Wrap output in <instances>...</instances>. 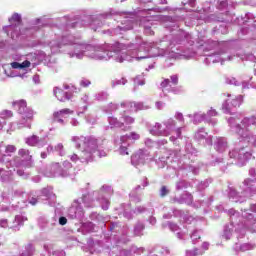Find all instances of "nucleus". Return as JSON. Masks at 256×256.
I'll list each match as a JSON object with an SVG mask.
<instances>
[{
  "instance_id": "nucleus-1",
  "label": "nucleus",
  "mask_w": 256,
  "mask_h": 256,
  "mask_svg": "<svg viewBox=\"0 0 256 256\" xmlns=\"http://www.w3.org/2000/svg\"><path fill=\"white\" fill-rule=\"evenodd\" d=\"M12 105L18 109V113L21 115V125L30 129L31 122L33 121V110L27 108V102L25 100H19L13 102Z\"/></svg>"
},
{
  "instance_id": "nucleus-2",
  "label": "nucleus",
  "mask_w": 256,
  "mask_h": 256,
  "mask_svg": "<svg viewBox=\"0 0 256 256\" xmlns=\"http://www.w3.org/2000/svg\"><path fill=\"white\" fill-rule=\"evenodd\" d=\"M256 125V118L255 116L246 117L241 121V124L236 125V133L238 135H245V133L251 131L253 127Z\"/></svg>"
},
{
  "instance_id": "nucleus-3",
  "label": "nucleus",
  "mask_w": 256,
  "mask_h": 256,
  "mask_svg": "<svg viewBox=\"0 0 256 256\" xmlns=\"http://www.w3.org/2000/svg\"><path fill=\"white\" fill-rule=\"evenodd\" d=\"M73 111L69 108L62 109L60 111L54 112L53 113V121L54 123H63V119L67 117V115H71Z\"/></svg>"
},
{
  "instance_id": "nucleus-4",
  "label": "nucleus",
  "mask_w": 256,
  "mask_h": 256,
  "mask_svg": "<svg viewBox=\"0 0 256 256\" xmlns=\"http://www.w3.org/2000/svg\"><path fill=\"white\" fill-rule=\"evenodd\" d=\"M54 95L58 99V101H69L71 96L63 91L61 88H54Z\"/></svg>"
},
{
  "instance_id": "nucleus-5",
  "label": "nucleus",
  "mask_w": 256,
  "mask_h": 256,
  "mask_svg": "<svg viewBox=\"0 0 256 256\" xmlns=\"http://www.w3.org/2000/svg\"><path fill=\"white\" fill-rule=\"evenodd\" d=\"M228 107H226V111H231L233 107H241V103H243V98L240 96L238 98L233 99L232 101H226Z\"/></svg>"
},
{
  "instance_id": "nucleus-6",
  "label": "nucleus",
  "mask_w": 256,
  "mask_h": 256,
  "mask_svg": "<svg viewBox=\"0 0 256 256\" xmlns=\"http://www.w3.org/2000/svg\"><path fill=\"white\" fill-rule=\"evenodd\" d=\"M11 67L12 69H27L31 67V62L29 60H25L23 63L12 62Z\"/></svg>"
},
{
  "instance_id": "nucleus-7",
  "label": "nucleus",
  "mask_w": 256,
  "mask_h": 256,
  "mask_svg": "<svg viewBox=\"0 0 256 256\" xmlns=\"http://www.w3.org/2000/svg\"><path fill=\"white\" fill-rule=\"evenodd\" d=\"M9 23H11V25H15V27H17V26L21 25V23H23V19L21 18L19 13H14L9 18Z\"/></svg>"
},
{
  "instance_id": "nucleus-8",
  "label": "nucleus",
  "mask_w": 256,
  "mask_h": 256,
  "mask_svg": "<svg viewBox=\"0 0 256 256\" xmlns=\"http://www.w3.org/2000/svg\"><path fill=\"white\" fill-rule=\"evenodd\" d=\"M18 155H20L24 161L31 162L33 160V156L29 154V150L27 149H20Z\"/></svg>"
},
{
  "instance_id": "nucleus-9",
  "label": "nucleus",
  "mask_w": 256,
  "mask_h": 256,
  "mask_svg": "<svg viewBox=\"0 0 256 256\" xmlns=\"http://www.w3.org/2000/svg\"><path fill=\"white\" fill-rule=\"evenodd\" d=\"M37 143H39V137L35 135L27 139V144L30 145V147H35Z\"/></svg>"
},
{
  "instance_id": "nucleus-10",
  "label": "nucleus",
  "mask_w": 256,
  "mask_h": 256,
  "mask_svg": "<svg viewBox=\"0 0 256 256\" xmlns=\"http://www.w3.org/2000/svg\"><path fill=\"white\" fill-rule=\"evenodd\" d=\"M2 119H11L13 117V112L11 110H4L1 113Z\"/></svg>"
},
{
  "instance_id": "nucleus-11",
  "label": "nucleus",
  "mask_w": 256,
  "mask_h": 256,
  "mask_svg": "<svg viewBox=\"0 0 256 256\" xmlns=\"http://www.w3.org/2000/svg\"><path fill=\"white\" fill-rule=\"evenodd\" d=\"M127 139H133L134 141H138L140 139V136L136 132H131L129 135H126Z\"/></svg>"
},
{
  "instance_id": "nucleus-12",
  "label": "nucleus",
  "mask_w": 256,
  "mask_h": 256,
  "mask_svg": "<svg viewBox=\"0 0 256 256\" xmlns=\"http://www.w3.org/2000/svg\"><path fill=\"white\" fill-rule=\"evenodd\" d=\"M123 119L127 125H132V123H135V119H133L131 116H124Z\"/></svg>"
},
{
  "instance_id": "nucleus-13",
  "label": "nucleus",
  "mask_w": 256,
  "mask_h": 256,
  "mask_svg": "<svg viewBox=\"0 0 256 256\" xmlns=\"http://www.w3.org/2000/svg\"><path fill=\"white\" fill-rule=\"evenodd\" d=\"M134 83H135V85H144L145 84V79L137 76L134 79Z\"/></svg>"
},
{
  "instance_id": "nucleus-14",
  "label": "nucleus",
  "mask_w": 256,
  "mask_h": 256,
  "mask_svg": "<svg viewBox=\"0 0 256 256\" xmlns=\"http://www.w3.org/2000/svg\"><path fill=\"white\" fill-rule=\"evenodd\" d=\"M175 125H176V123H175V120H173V119H169L165 123L166 129H171V127H175Z\"/></svg>"
},
{
  "instance_id": "nucleus-15",
  "label": "nucleus",
  "mask_w": 256,
  "mask_h": 256,
  "mask_svg": "<svg viewBox=\"0 0 256 256\" xmlns=\"http://www.w3.org/2000/svg\"><path fill=\"white\" fill-rule=\"evenodd\" d=\"M15 151H17V148L14 145L6 146V153H15Z\"/></svg>"
},
{
  "instance_id": "nucleus-16",
  "label": "nucleus",
  "mask_w": 256,
  "mask_h": 256,
  "mask_svg": "<svg viewBox=\"0 0 256 256\" xmlns=\"http://www.w3.org/2000/svg\"><path fill=\"white\" fill-rule=\"evenodd\" d=\"M169 193V190H167L166 186H162L160 190V196L165 197Z\"/></svg>"
},
{
  "instance_id": "nucleus-17",
  "label": "nucleus",
  "mask_w": 256,
  "mask_h": 256,
  "mask_svg": "<svg viewBox=\"0 0 256 256\" xmlns=\"http://www.w3.org/2000/svg\"><path fill=\"white\" fill-rule=\"evenodd\" d=\"M169 83H171L169 79H165L164 81H162L161 82L162 89H167V87H169Z\"/></svg>"
},
{
  "instance_id": "nucleus-18",
  "label": "nucleus",
  "mask_w": 256,
  "mask_h": 256,
  "mask_svg": "<svg viewBox=\"0 0 256 256\" xmlns=\"http://www.w3.org/2000/svg\"><path fill=\"white\" fill-rule=\"evenodd\" d=\"M171 82H172V85H178L179 77H177V75L171 76Z\"/></svg>"
},
{
  "instance_id": "nucleus-19",
  "label": "nucleus",
  "mask_w": 256,
  "mask_h": 256,
  "mask_svg": "<svg viewBox=\"0 0 256 256\" xmlns=\"http://www.w3.org/2000/svg\"><path fill=\"white\" fill-rule=\"evenodd\" d=\"M80 85L82 87H89L91 85V81H89V80H82Z\"/></svg>"
},
{
  "instance_id": "nucleus-20",
  "label": "nucleus",
  "mask_w": 256,
  "mask_h": 256,
  "mask_svg": "<svg viewBox=\"0 0 256 256\" xmlns=\"http://www.w3.org/2000/svg\"><path fill=\"white\" fill-rule=\"evenodd\" d=\"M209 117H217V111L215 109H211L208 111Z\"/></svg>"
},
{
  "instance_id": "nucleus-21",
  "label": "nucleus",
  "mask_w": 256,
  "mask_h": 256,
  "mask_svg": "<svg viewBox=\"0 0 256 256\" xmlns=\"http://www.w3.org/2000/svg\"><path fill=\"white\" fill-rule=\"evenodd\" d=\"M120 153L121 155H129V152H127V147H121Z\"/></svg>"
},
{
  "instance_id": "nucleus-22",
  "label": "nucleus",
  "mask_w": 256,
  "mask_h": 256,
  "mask_svg": "<svg viewBox=\"0 0 256 256\" xmlns=\"http://www.w3.org/2000/svg\"><path fill=\"white\" fill-rule=\"evenodd\" d=\"M59 223H60L61 225H67V218H65V217H60V218H59Z\"/></svg>"
},
{
  "instance_id": "nucleus-23",
  "label": "nucleus",
  "mask_w": 256,
  "mask_h": 256,
  "mask_svg": "<svg viewBox=\"0 0 256 256\" xmlns=\"http://www.w3.org/2000/svg\"><path fill=\"white\" fill-rule=\"evenodd\" d=\"M176 119H177L178 121H183V114H182V113H177V114H176Z\"/></svg>"
},
{
  "instance_id": "nucleus-24",
  "label": "nucleus",
  "mask_w": 256,
  "mask_h": 256,
  "mask_svg": "<svg viewBox=\"0 0 256 256\" xmlns=\"http://www.w3.org/2000/svg\"><path fill=\"white\" fill-rule=\"evenodd\" d=\"M157 109H161L163 107V102H156Z\"/></svg>"
},
{
  "instance_id": "nucleus-25",
  "label": "nucleus",
  "mask_w": 256,
  "mask_h": 256,
  "mask_svg": "<svg viewBox=\"0 0 256 256\" xmlns=\"http://www.w3.org/2000/svg\"><path fill=\"white\" fill-rule=\"evenodd\" d=\"M160 135H164V137H167L169 133L167 131H160Z\"/></svg>"
},
{
  "instance_id": "nucleus-26",
  "label": "nucleus",
  "mask_w": 256,
  "mask_h": 256,
  "mask_svg": "<svg viewBox=\"0 0 256 256\" xmlns=\"http://www.w3.org/2000/svg\"><path fill=\"white\" fill-rule=\"evenodd\" d=\"M31 205H37V199L33 198L31 201H30Z\"/></svg>"
},
{
  "instance_id": "nucleus-27",
  "label": "nucleus",
  "mask_w": 256,
  "mask_h": 256,
  "mask_svg": "<svg viewBox=\"0 0 256 256\" xmlns=\"http://www.w3.org/2000/svg\"><path fill=\"white\" fill-rule=\"evenodd\" d=\"M41 157H42V159H47V153L46 152H42L41 153Z\"/></svg>"
},
{
  "instance_id": "nucleus-28",
  "label": "nucleus",
  "mask_w": 256,
  "mask_h": 256,
  "mask_svg": "<svg viewBox=\"0 0 256 256\" xmlns=\"http://www.w3.org/2000/svg\"><path fill=\"white\" fill-rule=\"evenodd\" d=\"M153 0H141V3H151Z\"/></svg>"
},
{
  "instance_id": "nucleus-29",
  "label": "nucleus",
  "mask_w": 256,
  "mask_h": 256,
  "mask_svg": "<svg viewBox=\"0 0 256 256\" xmlns=\"http://www.w3.org/2000/svg\"><path fill=\"white\" fill-rule=\"evenodd\" d=\"M157 129H161V124H156Z\"/></svg>"
},
{
  "instance_id": "nucleus-30",
  "label": "nucleus",
  "mask_w": 256,
  "mask_h": 256,
  "mask_svg": "<svg viewBox=\"0 0 256 256\" xmlns=\"http://www.w3.org/2000/svg\"><path fill=\"white\" fill-rule=\"evenodd\" d=\"M121 2H123V0H120Z\"/></svg>"
}]
</instances>
